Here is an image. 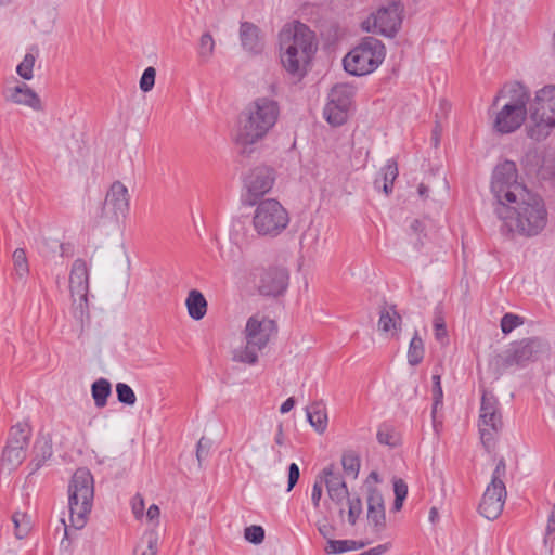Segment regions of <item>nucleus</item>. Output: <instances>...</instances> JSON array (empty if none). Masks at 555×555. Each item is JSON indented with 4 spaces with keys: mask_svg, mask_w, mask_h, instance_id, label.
Listing matches in <instances>:
<instances>
[{
    "mask_svg": "<svg viewBox=\"0 0 555 555\" xmlns=\"http://www.w3.org/2000/svg\"><path fill=\"white\" fill-rule=\"evenodd\" d=\"M155 76H156V70L154 67L150 66L144 69V72L141 76V79H140V89L143 92H149L153 89V87L155 85Z\"/></svg>",
    "mask_w": 555,
    "mask_h": 555,
    "instance_id": "obj_42",
    "label": "nucleus"
},
{
    "mask_svg": "<svg viewBox=\"0 0 555 555\" xmlns=\"http://www.w3.org/2000/svg\"><path fill=\"white\" fill-rule=\"evenodd\" d=\"M210 447H211L210 440H208L204 437L198 440L197 448H196V457H197L199 465L207 457Z\"/></svg>",
    "mask_w": 555,
    "mask_h": 555,
    "instance_id": "obj_48",
    "label": "nucleus"
},
{
    "mask_svg": "<svg viewBox=\"0 0 555 555\" xmlns=\"http://www.w3.org/2000/svg\"><path fill=\"white\" fill-rule=\"evenodd\" d=\"M276 330L275 322L262 313L249 317L243 331L245 345L232 351V360L249 365L257 363L259 352L267 347Z\"/></svg>",
    "mask_w": 555,
    "mask_h": 555,
    "instance_id": "obj_5",
    "label": "nucleus"
},
{
    "mask_svg": "<svg viewBox=\"0 0 555 555\" xmlns=\"http://www.w3.org/2000/svg\"><path fill=\"white\" fill-rule=\"evenodd\" d=\"M38 49L30 48L25 54L23 61L16 66V73L25 80H30L34 76L33 69L38 57Z\"/></svg>",
    "mask_w": 555,
    "mask_h": 555,
    "instance_id": "obj_30",
    "label": "nucleus"
},
{
    "mask_svg": "<svg viewBox=\"0 0 555 555\" xmlns=\"http://www.w3.org/2000/svg\"><path fill=\"white\" fill-rule=\"evenodd\" d=\"M390 547H391V543L387 542L384 544L376 545L366 552H363V555H383L388 550H390Z\"/></svg>",
    "mask_w": 555,
    "mask_h": 555,
    "instance_id": "obj_53",
    "label": "nucleus"
},
{
    "mask_svg": "<svg viewBox=\"0 0 555 555\" xmlns=\"http://www.w3.org/2000/svg\"><path fill=\"white\" fill-rule=\"evenodd\" d=\"M319 531L323 537H326V530H324L323 528H319Z\"/></svg>",
    "mask_w": 555,
    "mask_h": 555,
    "instance_id": "obj_63",
    "label": "nucleus"
},
{
    "mask_svg": "<svg viewBox=\"0 0 555 555\" xmlns=\"http://www.w3.org/2000/svg\"><path fill=\"white\" fill-rule=\"evenodd\" d=\"M13 524L14 535L17 539H23L30 530V521L27 515L23 512H14L11 516Z\"/></svg>",
    "mask_w": 555,
    "mask_h": 555,
    "instance_id": "obj_34",
    "label": "nucleus"
},
{
    "mask_svg": "<svg viewBox=\"0 0 555 555\" xmlns=\"http://www.w3.org/2000/svg\"><path fill=\"white\" fill-rule=\"evenodd\" d=\"M367 519L377 530L386 525L384 499L379 491L371 490L367 496Z\"/></svg>",
    "mask_w": 555,
    "mask_h": 555,
    "instance_id": "obj_23",
    "label": "nucleus"
},
{
    "mask_svg": "<svg viewBox=\"0 0 555 555\" xmlns=\"http://www.w3.org/2000/svg\"><path fill=\"white\" fill-rule=\"evenodd\" d=\"M356 88L350 83H336L328 93V101L324 107L326 121L334 126H341L349 116Z\"/></svg>",
    "mask_w": 555,
    "mask_h": 555,
    "instance_id": "obj_15",
    "label": "nucleus"
},
{
    "mask_svg": "<svg viewBox=\"0 0 555 555\" xmlns=\"http://www.w3.org/2000/svg\"><path fill=\"white\" fill-rule=\"evenodd\" d=\"M417 191H418L420 196L424 197V196H426L428 189L424 184H420Z\"/></svg>",
    "mask_w": 555,
    "mask_h": 555,
    "instance_id": "obj_59",
    "label": "nucleus"
},
{
    "mask_svg": "<svg viewBox=\"0 0 555 555\" xmlns=\"http://www.w3.org/2000/svg\"><path fill=\"white\" fill-rule=\"evenodd\" d=\"M280 113L279 103L269 96H259L245 107L234 137L242 152H247L268 135L276 125Z\"/></svg>",
    "mask_w": 555,
    "mask_h": 555,
    "instance_id": "obj_3",
    "label": "nucleus"
},
{
    "mask_svg": "<svg viewBox=\"0 0 555 555\" xmlns=\"http://www.w3.org/2000/svg\"><path fill=\"white\" fill-rule=\"evenodd\" d=\"M441 386L440 375L433 376V387Z\"/></svg>",
    "mask_w": 555,
    "mask_h": 555,
    "instance_id": "obj_61",
    "label": "nucleus"
},
{
    "mask_svg": "<svg viewBox=\"0 0 555 555\" xmlns=\"http://www.w3.org/2000/svg\"><path fill=\"white\" fill-rule=\"evenodd\" d=\"M442 398H443V391L441 386L433 387V409H431V416L434 420V423L436 422V413L439 408L442 406Z\"/></svg>",
    "mask_w": 555,
    "mask_h": 555,
    "instance_id": "obj_50",
    "label": "nucleus"
},
{
    "mask_svg": "<svg viewBox=\"0 0 555 555\" xmlns=\"http://www.w3.org/2000/svg\"><path fill=\"white\" fill-rule=\"evenodd\" d=\"M130 195L127 186L120 181H115L106 193L102 217L112 221H118L129 211Z\"/></svg>",
    "mask_w": 555,
    "mask_h": 555,
    "instance_id": "obj_16",
    "label": "nucleus"
},
{
    "mask_svg": "<svg viewBox=\"0 0 555 555\" xmlns=\"http://www.w3.org/2000/svg\"><path fill=\"white\" fill-rule=\"evenodd\" d=\"M159 516V508L157 505L153 504L151 505L149 508H147V512H146V517L150 519V520H154V519H157Z\"/></svg>",
    "mask_w": 555,
    "mask_h": 555,
    "instance_id": "obj_56",
    "label": "nucleus"
},
{
    "mask_svg": "<svg viewBox=\"0 0 555 555\" xmlns=\"http://www.w3.org/2000/svg\"><path fill=\"white\" fill-rule=\"evenodd\" d=\"M244 182L249 194L262 196L272 189L274 183L273 170L266 166L256 167L246 176Z\"/></svg>",
    "mask_w": 555,
    "mask_h": 555,
    "instance_id": "obj_19",
    "label": "nucleus"
},
{
    "mask_svg": "<svg viewBox=\"0 0 555 555\" xmlns=\"http://www.w3.org/2000/svg\"><path fill=\"white\" fill-rule=\"evenodd\" d=\"M434 327H435V337L439 341H443L448 337V332L446 328V323L440 311H436L434 318Z\"/></svg>",
    "mask_w": 555,
    "mask_h": 555,
    "instance_id": "obj_44",
    "label": "nucleus"
},
{
    "mask_svg": "<svg viewBox=\"0 0 555 555\" xmlns=\"http://www.w3.org/2000/svg\"><path fill=\"white\" fill-rule=\"evenodd\" d=\"M544 543L551 544V546L555 543V504L553 505L552 513L547 519V526L545 530Z\"/></svg>",
    "mask_w": 555,
    "mask_h": 555,
    "instance_id": "obj_46",
    "label": "nucleus"
},
{
    "mask_svg": "<svg viewBox=\"0 0 555 555\" xmlns=\"http://www.w3.org/2000/svg\"><path fill=\"white\" fill-rule=\"evenodd\" d=\"M522 324V318L513 313H506L501 319V330L504 334L511 333Z\"/></svg>",
    "mask_w": 555,
    "mask_h": 555,
    "instance_id": "obj_41",
    "label": "nucleus"
},
{
    "mask_svg": "<svg viewBox=\"0 0 555 555\" xmlns=\"http://www.w3.org/2000/svg\"><path fill=\"white\" fill-rule=\"evenodd\" d=\"M433 140L435 141V145H437L438 144V130L437 129L434 130Z\"/></svg>",
    "mask_w": 555,
    "mask_h": 555,
    "instance_id": "obj_62",
    "label": "nucleus"
},
{
    "mask_svg": "<svg viewBox=\"0 0 555 555\" xmlns=\"http://www.w3.org/2000/svg\"><path fill=\"white\" fill-rule=\"evenodd\" d=\"M403 5L400 1H391L380 7L362 22L363 30L392 37L402 23Z\"/></svg>",
    "mask_w": 555,
    "mask_h": 555,
    "instance_id": "obj_14",
    "label": "nucleus"
},
{
    "mask_svg": "<svg viewBox=\"0 0 555 555\" xmlns=\"http://www.w3.org/2000/svg\"><path fill=\"white\" fill-rule=\"evenodd\" d=\"M144 503L143 499L140 495L133 498L132 502V511L135 517H141L143 515Z\"/></svg>",
    "mask_w": 555,
    "mask_h": 555,
    "instance_id": "obj_54",
    "label": "nucleus"
},
{
    "mask_svg": "<svg viewBox=\"0 0 555 555\" xmlns=\"http://www.w3.org/2000/svg\"><path fill=\"white\" fill-rule=\"evenodd\" d=\"M491 191L498 202L495 214L503 233L534 236L546 227L544 202L518 182L514 162L506 160L495 167Z\"/></svg>",
    "mask_w": 555,
    "mask_h": 555,
    "instance_id": "obj_1",
    "label": "nucleus"
},
{
    "mask_svg": "<svg viewBox=\"0 0 555 555\" xmlns=\"http://www.w3.org/2000/svg\"><path fill=\"white\" fill-rule=\"evenodd\" d=\"M402 319L393 306H385L379 311L378 327L379 330L396 337L401 330Z\"/></svg>",
    "mask_w": 555,
    "mask_h": 555,
    "instance_id": "obj_24",
    "label": "nucleus"
},
{
    "mask_svg": "<svg viewBox=\"0 0 555 555\" xmlns=\"http://www.w3.org/2000/svg\"><path fill=\"white\" fill-rule=\"evenodd\" d=\"M348 501V521L354 525L362 513V503L359 498L347 499Z\"/></svg>",
    "mask_w": 555,
    "mask_h": 555,
    "instance_id": "obj_43",
    "label": "nucleus"
},
{
    "mask_svg": "<svg viewBox=\"0 0 555 555\" xmlns=\"http://www.w3.org/2000/svg\"><path fill=\"white\" fill-rule=\"evenodd\" d=\"M217 244H219L218 240H216ZM220 258L227 262H235L238 258V250L234 246H230L225 249L223 246L218 245Z\"/></svg>",
    "mask_w": 555,
    "mask_h": 555,
    "instance_id": "obj_47",
    "label": "nucleus"
},
{
    "mask_svg": "<svg viewBox=\"0 0 555 555\" xmlns=\"http://www.w3.org/2000/svg\"><path fill=\"white\" fill-rule=\"evenodd\" d=\"M8 101L16 105H23L33 111L40 112L43 109L39 95L26 83H20L9 90Z\"/></svg>",
    "mask_w": 555,
    "mask_h": 555,
    "instance_id": "obj_22",
    "label": "nucleus"
},
{
    "mask_svg": "<svg viewBox=\"0 0 555 555\" xmlns=\"http://www.w3.org/2000/svg\"><path fill=\"white\" fill-rule=\"evenodd\" d=\"M395 503L393 508L400 511L408 495V486L402 479H396L393 482Z\"/></svg>",
    "mask_w": 555,
    "mask_h": 555,
    "instance_id": "obj_39",
    "label": "nucleus"
},
{
    "mask_svg": "<svg viewBox=\"0 0 555 555\" xmlns=\"http://www.w3.org/2000/svg\"><path fill=\"white\" fill-rule=\"evenodd\" d=\"M310 425L320 434L327 427V413L323 402H313L306 409Z\"/></svg>",
    "mask_w": 555,
    "mask_h": 555,
    "instance_id": "obj_28",
    "label": "nucleus"
},
{
    "mask_svg": "<svg viewBox=\"0 0 555 555\" xmlns=\"http://www.w3.org/2000/svg\"><path fill=\"white\" fill-rule=\"evenodd\" d=\"M288 285V272L283 267H269L263 269L257 282V288L263 296H279Z\"/></svg>",
    "mask_w": 555,
    "mask_h": 555,
    "instance_id": "obj_17",
    "label": "nucleus"
},
{
    "mask_svg": "<svg viewBox=\"0 0 555 555\" xmlns=\"http://www.w3.org/2000/svg\"><path fill=\"white\" fill-rule=\"evenodd\" d=\"M116 393L117 399L120 403L127 404V405H134L137 401V396L132 388L125 384V383H118L116 385Z\"/></svg>",
    "mask_w": 555,
    "mask_h": 555,
    "instance_id": "obj_38",
    "label": "nucleus"
},
{
    "mask_svg": "<svg viewBox=\"0 0 555 555\" xmlns=\"http://www.w3.org/2000/svg\"><path fill=\"white\" fill-rule=\"evenodd\" d=\"M12 0H2V5L5 3H10Z\"/></svg>",
    "mask_w": 555,
    "mask_h": 555,
    "instance_id": "obj_64",
    "label": "nucleus"
},
{
    "mask_svg": "<svg viewBox=\"0 0 555 555\" xmlns=\"http://www.w3.org/2000/svg\"><path fill=\"white\" fill-rule=\"evenodd\" d=\"M530 100L527 88L519 82L505 85L495 95L492 106L494 113L493 128L496 132L507 134L519 129L526 120Z\"/></svg>",
    "mask_w": 555,
    "mask_h": 555,
    "instance_id": "obj_4",
    "label": "nucleus"
},
{
    "mask_svg": "<svg viewBox=\"0 0 555 555\" xmlns=\"http://www.w3.org/2000/svg\"><path fill=\"white\" fill-rule=\"evenodd\" d=\"M69 288L74 301H79V308L81 313H83V309L87 307L89 275L87 264L82 259H76L73 263L69 275Z\"/></svg>",
    "mask_w": 555,
    "mask_h": 555,
    "instance_id": "obj_18",
    "label": "nucleus"
},
{
    "mask_svg": "<svg viewBox=\"0 0 555 555\" xmlns=\"http://www.w3.org/2000/svg\"><path fill=\"white\" fill-rule=\"evenodd\" d=\"M398 177V165L393 158H389L379 171V178L374 182L375 189H382L386 195L393 190V182Z\"/></svg>",
    "mask_w": 555,
    "mask_h": 555,
    "instance_id": "obj_25",
    "label": "nucleus"
},
{
    "mask_svg": "<svg viewBox=\"0 0 555 555\" xmlns=\"http://www.w3.org/2000/svg\"><path fill=\"white\" fill-rule=\"evenodd\" d=\"M365 546L363 542H357L353 540H328L324 551L327 554H339L349 551L359 550Z\"/></svg>",
    "mask_w": 555,
    "mask_h": 555,
    "instance_id": "obj_31",
    "label": "nucleus"
},
{
    "mask_svg": "<svg viewBox=\"0 0 555 555\" xmlns=\"http://www.w3.org/2000/svg\"><path fill=\"white\" fill-rule=\"evenodd\" d=\"M322 498V485L321 482L315 481L312 488L311 500L314 508L320 506V501Z\"/></svg>",
    "mask_w": 555,
    "mask_h": 555,
    "instance_id": "obj_52",
    "label": "nucleus"
},
{
    "mask_svg": "<svg viewBox=\"0 0 555 555\" xmlns=\"http://www.w3.org/2000/svg\"><path fill=\"white\" fill-rule=\"evenodd\" d=\"M215 51V40L210 33H204L199 38L198 55L203 61H208Z\"/></svg>",
    "mask_w": 555,
    "mask_h": 555,
    "instance_id": "obj_36",
    "label": "nucleus"
},
{
    "mask_svg": "<svg viewBox=\"0 0 555 555\" xmlns=\"http://www.w3.org/2000/svg\"><path fill=\"white\" fill-rule=\"evenodd\" d=\"M245 539L251 543H261L264 539V530L260 526H250L245 529Z\"/></svg>",
    "mask_w": 555,
    "mask_h": 555,
    "instance_id": "obj_45",
    "label": "nucleus"
},
{
    "mask_svg": "<svg viewBox=\"0 0 555 555\" xmlns=\"http://www.w3.org/2000/svg\"><path fill=\"white\" fill-rule=\"evenodd\" d=\"M300 476L299 467L296 463H292L288 467V487L287 491H291L297 483Z\"/></svg>",
    "mask_w": 555,
    "mask_h": 555,
    "instance_id": "obj_51",
    "label": "nucleus"
},
{
    "mask_svg": "<svg viewBox=\"0 0 555 555\" xmlns=\"http://www.w3.org/2000/svg\"><path fill=\"white\" fill-rule=\"evenodd\" d=\"M294 405H295V400H294V398L291 397L282 403V405L280 406V412L282 414H286L294 408Z\"/></svg>",
    "mask_w": 555,
    "mask_h": 555,
    "instance_id": "obj_55",
    "label": "nucleus"
},
{
    "mask_svg": "<svg viewBox=\"0 0 555 555\" xmlns=\"http://www.w3.org/2000/svg\"><path fill=\"white\" fill-rule=\"evenodd\" d=\"M274 441H275V443L278 446H283L284 442H285V436H284V433H283L282 425H279V427H278V433L275 435Z\"/></svg>",
    "mask_w": 555,
    "mask_h": 555,
    "instance_id": "obj_57",
    "label": "nucleus"
},
{
    "mask_svg": "<svg viewBox=\"0 0 555 555\" xmlns=\"http://www.w3.org/2000/svg\"><path fill=\"white\" fill-rule=\"evenodd\" d=\"M543 350L544 346L540 339L525 338L512 343L492 360L491 364L500 376L511 367H522L527 363L535 361Z\"/></svg>",
    "mask_w": 555,
    "mask_h": 555,
    "instance_id": "obj_10",
    "label": "nucleus"
},
{
    "mask_svg": "<svg viewBox=\"0 0 555 555\" xmlns=\"http://www.w3.org/2000/svg\"><path fill=\"white\" fill-rule=\"evenodd\" d=\"M376 438L380 444L388 447H396L400 442V438L397 431L386 424L379 426Z\"/></svg>",
    "mask_w": 555,
    "mask_h": 555,
    "instance_id": "obj_35",
    "label": "nucleus"
},
{
    "mask_svg": "<svg viewBox=\"0 0 555 555\" xmlns=\"http://www.w3.org/2000/svg\"><path fill=\"white\" fill-rule=\"evenodd\" d=\"M341 464L344 470L350 475L351 477L356 478L359 474L360 469V460L358 455L353 452H346L344 453L341 457Z\"/></svg>",
    "mask_w": 555,
    "mask_h": 555,
    "instance_id": "obj_37",
    "label": "nucleus"
},
{
    "mask_svg": "<svg viewBox=\"0 0 555 555\" xmlns=\"http://www.w3.org/2000/svg\"><path fill=\"white\" fill-rule=\"evenodd\" d=\"M31 429L26 422L13 425L8 434L7 442L2 449V470H13L18 467L26 456Z\"/></svg>",
    "mask_w": 555,
    "mask_h": 555,
    "instance_id": "obj_13",
    "label": "nucleus"
},
{
    "mask_svg": "<svg viewBox=\"0 0 555 555\" xmlns=\"http://www.w3.org/2000/svg\"><path fill=\"white\" fill-rule=\"evenodd\" d=\"M240 40L243 49L249 54H259L264 48L260 29L250 22L241 23Z\"/></svg>",
    "mask_w": 555,
    "mask_h": 555,
    "instance_id": "obj_21",
    "label": "nucleus"
},
{
    "mask_svg": "<svg viewBox=\"0 0 555 555\" xmlns=\"http://www.w3.org/2000/svg\"><path fill=\"white\" fill-rule=\"evenodd\" d=\"M425 349L424 343L422 338L418 336L417 332L412 337L409 350H408V362L409 364L415 366L420 364L424 358Z\"/></svg>",
    "mask_w": 555,
    "mask_h": 555,
    "instance_id": "obj_32",
    "label": "nucleus"
},
{
    "mask_svg": "<svg viewBox=\"0 0 555 555\" xmlns=\"http://www.w3.org/2000/svg\"><path fill=\"white\" fill-rule=\"evenodd\" d=\"M59 248L62 257L68 256V247L65 244H59Z\"/></svg>",
    "mask_w": 555,
    "mask_h": 555,
    "instance_id": "obj_60",
    "label": "nucleus"
},
{
    "mask_svg": "<svg viewBox=\"0 0 555 555\" xmlns=\"http://www.w3.org/2000/svg\"><path fill=\"white\" fill-rule=\"evenodd\" d=\"M425 223L418 219H413L409 225L411 237H415L414 244L416 246H422L424 244L422 235L426 236L425 232Z\"/></svg>",
    "mask_w": 555,
    "mask_h": 555,
    "instance_id": "obj_40",
    "label": "nucleus"
},
{
    "mask_svg": "<svg viewBox=\"0 0 555 555\" xmlns=\"http://www.w3.org/2000/svg\"><path fill=\"white\" fill-rule=\"evenodd\" d=\"M506 473L505 461L501 459L491 477V482L487 486L479 504V513L487 519H496L504 507L506 498V488L503 477Z\"/></svg>",
    "mask_w": 555,
    "mask_h": 555,
    "instance_id": "obj_12",
    "label": "nucleus"
},
{
    "mask_svg": "<svg viewBox=\"0 0 555 555\" xmlns=\"http://www.w3.org/2000/svg\"><path fill=\"white\" fill-rule=\"evenodd\" d=\"M437 518H438V511L436 507H431L429 511V520L431 522H435Z\"/></svg>",
    "mask_w": 555,
    "mask_h": 555,
    "instance_id": "obj_58",
    "label": "nucleus"
},
{
    "mask_svg": "<svg viewBox=\"0 0 555 555\" xmlns=\"http://www.w3.org/2000/svg\"><path fill=\"white\" fill-rule=\"evenodd\" d=\"M317 50L314 31L301 22L287 23L279 33L281 64L292 75L305 74Z\"/></svg>",
    "mask_w": 555,
    "mask_h": 555,
    "instance_id": "obj_2",
    "label": "nucleus"
},
{
    "mask_svg": "<svg viewBox=\"0 0 555 555\" xmlns=\"http://www.w3.org/2000/svg\"><path fill=\"white\" fill-rule=\"evenodd\" d=\"M112 393V385L105 378H99L91 386V395L96 408L102 409L107 404V398Z\"/></svg>",
    "mask_w": 555,
    "mask_h": 555,
    "instance_id": "obj_29",
    "label": "nucleus"
},
{
    "mask_svg": "<svg viewBox=\"0 0 555 555\" xmlns=\"http://www.w3.org/2000/svg\"><path fill=\"white\" fill-rule=\"evenodd\" d=\"M323 474L325 476V486L328 496L336 505L340 506L339 514L343 515L344 502L349 496L347 485L341 475L334 470L333 465L325 467Z\"/></svg>",
    "mask_w": 555,
    "mask_h": 555,
    "instance_id": "obj_20",
    "label": "nucleus"
},
{
    "mask_svg": "<svg viewBox=\"0 0 555 555\" xmlns=\"http://www.w3.org/2000/svg\"><path fill=\"white\" fill-rule=\"evenodd\" d=\"M555 127V86L537 91L529 107L528 135L537 141L545 139Z\"/></svg>",
    "mask_w": 555,
    "mask_h": 555,
    "instance_id": "obj_7",
    "label": "nucleus"
},
{
    "mask_svg": "<svg viewBox=\"0 0 555 555\" xmlns=\"http://www.w3.org/2000/svg\"><path fill=\"white\" fill-rule=\"evenodd\" d=\"M52 443L47 437H40L34 446V457L30 462L31 474L40 469L44 463L52 456Z\"/></svg>",
    "mask_w": 555,
    "mask_h": 555,
    "instance_id": "obj_27",
    "label": "nucleus"
},
{
    "mask_svg": "<svg viewBox=\"0 0 555 555\" xmlns=\"http://www.w3.org/2000/svg\"><path fill=\"white\" fill-rule=\"evenodd\" d=\"M12 260L15 276L21 280L25 279L29 273V266L25 250L23 248L15 249Z\"/></svg>",
    "mask_w": 555,
    "mask_h": 555,
    "instance_id": "obj_33",
    "label": "nucleus"
},
{
    "mask_svg": "<svg viewBox=\"0 0 555 555\" xmlns=\"http://www.w3.org/2000/svg\"><path fill=\"white\" fill-rule=\"evenodd\" d=\"M94 498L93 476L87 468H78L68 483L69 526L82 529L91 513Z\"/></svg>",
    "mask_w": 555,
    "mask_h": 555,
    "instance_id": "obj_6",
    "label": "nucleus"
},
{
    "mask_svg": "<svg viewBox=\"0 0 555 555\" xmlns=\"http://www.w3.org/2000/svg\"><path fill=\"white\" fill-rule=\"evenodd\" d=\"M385 55L386 49L380 40L365 37L344 57V68L353 76H364L373 73Z\"/></svg>",
    "mask_w": 555,
    "mask_h": 555,
    "instance_id": "obj_8",
    "label": "nucleus"
},
{
    "mask_svg": "<svg viewBox=\"0 0 555 555\" xmlns=\"http://www.w3.org/2000/svg\"><path fill=\"white\" fill-rule=\"evenodd\" d=\"M288 223V212L276 199H262L254 210L253 227L260 236L276 237Z\"/></svg>",
    "mask_w": 555,
    "mask_h": 555,
    "instance_id": "obj_9",
    "label": "nucleus"
},
{
    "mask_svg": "<svg viewBox=\"0 0 555 555\" xmlns=\"http://www.w3.org/2000/svg\"><path fill=\"white\" fill-rule=\"evenodd\" d=\"M144 541L146 543V548L141 553V555H156L157 553V537L154 532H149L144 535Z\"/></svg>",
    "mask_w": 555,
    "mask_h": 555,
    "instance_id": "obj_49",
    "label": "nucleus"
},
{
    "mask_svg": "<svg viewBox=\"0 0 555 555\" xmlns=\"http://www.w3.org/2000/svg\"><path fill=\"white\" fill-rule=\"evenodd\" d=\"M185 306L190 318L195 321L202 320L207 313V300L197 289H192L189 292L185 299Z\"/></svg>",
    "mask_w": 555,
    "mask_h": 555,
    "instance_id": "obj_26",
    "label": "nucleus"
},
{
    "mask_svg": "<svg viewBox=\"0 0 555 555\" xmlns=\"http://www.w3.org/2000/svg\"><path fill=\"white\" fill-rule=\"evenodd\" d=\"M503 428L501 406L498 398L490 391L481 396L478 429L483 447L490 451Z\"/></svg>",
    "mask_w": 555,
    "mask_h": 555,
    "instance_id": "obj_11",
    "label": "nucleus"
}]
</instances>
